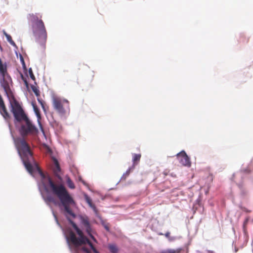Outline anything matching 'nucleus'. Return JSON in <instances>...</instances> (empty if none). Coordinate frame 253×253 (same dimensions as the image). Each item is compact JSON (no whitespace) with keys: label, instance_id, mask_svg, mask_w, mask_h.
Segmentation results:
<instances>
[{"label":"nucleus","instance_id":"10","mask_svg":"<svg viewBox=\"0 0 253 253\" xmlns=\"http://www.w3.org/2000/svg\"><path fill=\"white\" fill-rule=\"evenodd\" d=\"M32 106H33L34 112L37 117L38 121L39 123V120L41 118L40 111H39V109H38V108L37 107V106L35 105L34 103H32Z\"/></svg>","mask_w":253,"mask_h":253},{"label":"nucleus","instance_id":"14","mask_svg":"<svg viewBox=\"0 0 253 253\" xmlns=\"http://www.w3.org/2000/svg\"><path fill=\"white\" fill-rule=\"evenodd\" d=\"M131 169V168H130L126 171V173L124 174L122 176V177L121 178V179H126V176L128 175L129 174V172H130V171Z\"/></svg>","mask_w":253,"mask_h":253},{"label":"nucleus","instance_id":"12","mask_svg":"<svg viewBox=\"0 0 253 253\" xmlns=\"http://www.w3.org/2000/svg\"><path fill=\"white\" fill-rule=\"evenodd\" d=\"M67 183L68 186L71 189H74L75 188L74 183L72 182L70 178L68 177H67Z\"/></svg>","mask_w":253,"mask_h":253},{"label":"nucleus","instance_id":"8","mask_svg":"<svg viewBox=\"0 0 253 253\" xmlns=\"http://www.w3.org/2000/svg\"><path fill=\"white\" fill-rule=\"evenodd\" d=\"M141 158V155L140 154H132V161L133 163V167L135 166V165L137 164V163L140 161Z\"/></svg>","mask_w":253,"mask_h":253},{"label":"nucleus","instance_id":"18","mask_svg":"<svg viewBox=\"0 0 253 253\" xmlns=\"http://www.w3.org/2000/svg\"><path fill=\"white\" fill-rule=\"evenodd\" d=\"M34 91L35 92V93H36V94L37 95H38V92L37 91V90L36 89H33Z\"/></svg>","mask_w":253,"mask_h":253},{"label":"nucleus","instance_id":"15","mask_svg":"<svg viewBox=\"0 0 253 253\" xmlns=\"http://www.w3.org/2000/svg\"><path fill=\"white\" fill-rule=\"evenodd\" d=\"M29 74H30V77L32 79H35V77L34 76V74L32 72V69L30 68L29 69Z\"/></svg>","mask_w":253,"mask_h":253},{"label":"nucleus","instance_id":"2","mask_svg":"<svg viewBox=\"0 0 253 253\" xmlns=\"http://www.w3.org/2000/svg\"><path fill=\"white\" fill-rule=\"evenodd\" d=\"M0 84L9 99L11 111L15 118L16 126L20 128L23 137L36 134L37 129L33 125L18 102L11 95L10 85L12 80L7 72L6 63H3L0 59Z\"/></svg>","mask_w":253,"mask_h":253},{"label":"nucleus","instance_id":"4","mask_svg":"<svg viewBox=\"0 0 253 253\" xmlns=\"http://www.w3.org/2000/svg\"><path fill=\"white\" fill-rule=\"evenodd\" d=\"M65 103H68V101L66 99H62L55 96L52 97V103L54 108L61 114H64L65 112L63 107V104Z\"/></svg>","mask_w":253,"mask_h":253},{"label":"nucleus","instance_id":"1","mask_svg":"<svg viewBox=\"0 0 253 253\" xmlns=\"http://www.w3.org/2000/svg\"><path fill=\"white\" fill-rule=\"evenodd\" d=\"M16 148L28 172L34 177L36 174L40 176L41 182L39 184V188L45 202L47 204L52 202L62 208L63 212L69 222V225L65 228H62L59 224L53 212V214L57 224L62 229L70 250L74 253H98L92 242H96V240L91 234V229L88 218L82 216L81 220L90 239L85 236L72 221L75 215L70 210V207L73 206L75 202L65 186L61 183H54L48 176L43 174L34 161L30 147Z\"/></svg>","mask_w":253,"mask_h":253},{"label":"nucleus","instance_id":"9","mask_svg":"<svg viewBox=\"0 0 253 253\" xmlns=\"http://www.w3.org/2000/svg\"><path fill=\"white\" fill-rule=\"evenodd\" d=\"M3 34L5 35V36L6 37V39L7 40V41L11 44L13 46H15L16 45H15V42L12 41V38L11 37V36L10 35H9L8 34H7L6 32L3 30Z\"/></svg>","mask_w":253,"mask_h":253},{"label":"nucleus","instance_id":"16","mask_svg":"<svg viewBox=\"0 0 253 253\" xmlns=\"http://www.w3.org/2000/svg\"><path fill=\"white\" fill-rule=\"evenodd\" d=\"M20 61L23 66V67L25 68L26 67H25V62H24V59L23 58V57L20 55Z\"/></svg>","mask_w":253,"mask_h":253},{"label":"nucleus","instance_id":"7","mask_svg":"<svg viewBox=\"0 0 253 253\" xmlns=\"http://www.w3.org/2000/svg\"><path fill=\"white\" fill-rule=\"evenodd\" d=\"M85 200L86 203L88 204L89 206L95 212H96V208L94 205L92 203V201L90 198L87 195H85Z\"/></svg>","mask_w":253,"mask_h":253},{"label":"nucleus","instance_id":"17","mask_svg":"<svg viewBox=\"0 0 253 253\" xmlns=\"http://www.w3.org/2000/svg\"><path fill=\"white\" fill-rule=\"evenodd\" d=\"M104 227H105V228L107 230H108V231L109 230V227H108V225H104Z\"/></svg>","mask_w":253,"mask_h":253},{"label":"nucleus","instance_id":"5","mask_svg":"<svg viewBox=\"0 0 253 253\" xmlns=\"http://www.w3.org/2000/svg\"><path fill=\"white\" fill-rule=\"evenodd\" d=\"M176 157L179 163L184 166L190 167L191 162L189 158L186 154L185 152L182 151L176 155Z\"/></svg>","mask_w":253,"mask_h":253},{"label":"nucleus","instance_id":"11","mask_svg":"<svg viewBox=\"0 0 253 253\" xmlns=\"http://www.w3.org/2000/svg\"><path fill=\"white\" fill-rule=\"evenodd\" d=\"M109 249L113 253H117L118 252V248L115 245H110L109 246Z\"/></svg>","mask_w":253,"mask_h":253},{"label":"nucleus","instance_id":"19","mask_svg":"<svg viewBox=\"0 0 253 253\" xmlns=\"http://www.w3.org/2000/svg\"><path fill=\"white\" fill-rule=\"evenodd\" d=\"M169 233H167L166 234V237H169Z\"/></svg>","mask_w":253,"mask_h":253},{"label":"nucleus","instance_id":"6","mask_svg":"<svg viewBox=\"0 0 253 253\" xmlns=\"http://www.w3.org/2000/svg\"><path fill=\"white\" fill-rule=\"evenodd\" d=\"M51 165L56 176L59 179H61V177L59 174V172L60 171V168L57 160L54 157H52L51 158Z\"/></svg>","mask_w":253,"mask_h":253},{"label":"nucleus","instance_id":"20","mask_svg":"<svg viewBox=\"0 0 253 253\" xmlns=\"http://www.w3.org/2000/svg\"><path fill=\"white\" fill-rule=\"evenodd\" d=\"M39 125L40 126V127H41V124L39 123ZM42 128V127H41Z\"/></svg>","mask_w":253,"mask_h":253},{"label":"nucleus","instance_id":"3","mask_svg":"<svg viewBox=\"0 0 253 253\" xmlns=\"http://www.w3.org/2000/svg\"><path fill=\"white\" fill-rule=\"evenodd\" d=\"M33 29L35 37L41 42L44 43L46 41L47 35L42 20L37 19L33 24Z\"/></svg>","mask_w":253,"mask_h":253},{"label":"nucleus","instance_id":"13","mask_svg":"<svg viewBox=\"0 0 253 253\" xmlns=\"http://www.w3.org/2000/svg\"><path fill=\"white\" fill-rule=\"evenodd\" d=\"M180 251V249H177L176 250H168L163 252L162 253H179Z\"/></svg>","mask_w":253,"mask_h":253}]
</instances>
